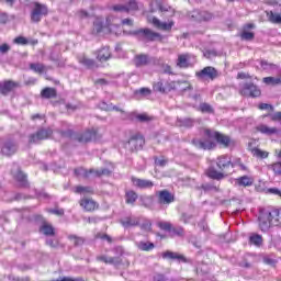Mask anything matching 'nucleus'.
<instances>
[{"label": "nucleus", "instance_id": "nucleus-25", "mask_svg": "<svg viewBox=\"0 0 281 281\" xmlns=\"http://www.w3.org/2000/svg\"><path fill=\"white\" fill-rule=\"evenodd\" d=\"M266 16L270 23H273L274 25H281V13L266 11Z\"/></svg>", "mask_w": 281, "mask_h": 281}, {"label": "nucleus", "instance_id": "nucleus-58", "mask_svg": "<svg viewBox=\"0 0 281 281\" xmlns=\"http://www.w3.org/2000/svg\"><path fill=\"white\" fill-rule=\"evenodd\" d=\"M136 119L138 122H150L153 120L148 114H138Z\"/></svg>", "mask_w": 281, "mask_h": 281}, {"label": "nucleus", "instance_id": "nucleus-26", "mask_svg": "<svg viewBox=\"0 0 281 281\" xmlns=\"http://www.w3.org/2000/svg\"><path fill=\"white\" fill-rule=\"evenodd\" d=\"M150 63V59L148 58V55H136L134 57V65L135 67H144Z\"/></svg>", "mask_w": 281, "mask_h": 281}, {"label": "nucleus", "instance_id": "nucleus-7", "mask_svg": "<svg viewBox=\"0 0 281 281\" xmlns=\"http://www.w3.org/2000/svg\"><path fill=\"white\" fill-rule=\"evenodd\" d=\"M239 93L245 95V98H259L260 89L254 83H244L240 88Z\"/></svg>", "mask_w": 281, "mask_h": 281}, {"label": "nucleus", "instance_id": "nucleus-42", "mask_svg": "<svg viewBox=\"0 0 281 281\" xmlns=\"http://www.w3.org/2000/svg\"><path fill=\"white\" fill-rule=\"evenodd\" d=\"M249 240H250L251 245H256V247H260V245H262V236L261 235L252 234L249 237Z\"/></svg>", "mask_w": 281, "mask_h": 281}, {"label": "nucleus", "instance_id": "nucleus-41", "mask_svg": "<svg viewBox=\"0 0 281 281\" xmlns=\"http://www.w3.org/2000/svg\"><path fill=\"white\" fill-rule=\"evenodd\" d=\"M30 69L35 71V74H43L45 71V65L41 63L30 64Z\"/></svg>", "mask_w": 281, "mask_h": 281}, {"label": "nucleus", "instance_id": "nucleus-45", "mask_svg": "<svg viewBox=\"0 0 281 281\" xmlns=\"http://www.w3.org/2000/svg\"><path fill=\"white\" fill-rule=\"evenodd\" d=\"M261 68L265 71H273V69H278V66H276V64H271L267 60H261Z\"/></svg>", "mask_w": 281, "mask_h": 281}, {"label": "nucleus", "instance_id": "nucleus-1", "mask_svg": "<svg viewBox=\"0 0 281 281\" xmlns=\"http://www.w3.org/2000/svg\"><path fill=\"white\" fill-rule=\"evenodd\" d=\"M204 140L193 139V144L196 148H202V150H212L216 146L217 142L218 144H222V146H229L232 139H229V136H225L218 132H214L212 130L204 128L203 130Z\"/></svg>", "mask_w": 281, "mask_h": 281}, {"label": "nucleus", "instance_id": "nucleus-4", "mask_svg": "<svg viewBox=\"0 0 281 281\" xmlns=\"http://www.w3.org/2000/svg\"><path fill=\"white\" fill-rule=\"evenodd\" d=\"M199 80H216L218 78V70L212 66H206L202 70L195 72Z\"/></svg>", "mask_w": 281, "mask_h": 281}, {"label": "nucleus", "instance_id": "nucleus-9", "mask_svg": "<svg viewBox=\"0 0 281 281\" xmlns=\"http://www.w3.org/2000/svg\"><path fill=\"white\" fill-rule=\"evenodd\" d=\"M145 144L144 136L136 135L130 138V140L125 144L126 150H131V153L135 150H142Z\"/></svg>", "mask_w": 281, "mask_h": 281}, {"label": "nucleus", "instance_id": "nucleus-46", "mask_svg": "<svg viewBox=\"0 0 281 281\" xmlns=\"http://www.w3.org/2000/svg\"><path fill=\"white\" fill-rule=\"evenodd\" d=\"M153 91L148 88H140L139 90L135 91V95H140V98H148Z\"/></svg>", "mask_w": 281, "mask_h": 281}, {"label": "nucleus", "instance_id": "nucleus-57", "mask_svg": "<svg viewBox=\"0 0 281 281\" xmlns=\"http://www.w3.org/2000/svg\"><path fill=\"white\" fill-rule=\"evenodd\" d=\"M53 281H85V279L82 278H71V277H60L57 280H53Z\"/></svg>", "mask_w": 281, "mask_h": 281}, {"label": "nucleus", "instance_id": "nucleus-60", "mask_svg": "<svg viewBox=\"0 0 281 281\" xmlns=\"http://www.w3.org/2000/svg\"><path fill=\"white\" fill-rule=\"evenodd\" d=\"M212 13L207 12V11H202L201 13V21H212Z\"/></svg>", "mask_w": 281, "mask_h": 281}, {"label": "nucleus", "instance_id": "nucleus-12", "mask_svg": "<svg viewBox=\"0 0 281 281\" xmlns=\"http://www.w3.org/2000/svg\"><path fill=\"white\" fill-rule=\"evenodd\" d=\"M11 175H13V178L15 181H18L21 186H27V176L21 171L19 168V165L14 164L11 169Z\"/></svg>", "mask_w": 281, "mask_h": 281}, {"label": "nucleus", "instance_id": "nucleus-22", "mask_svg": "<svg viewBox=\"0 0 281 281\" xmlns=\"http://www.w3.org/2000/svg\"><path fill=\"white\" fill-rule=\"evenodd\" d=\"M177 67H180V69H188V67H190V55H178Z\"/></svg>", "mask_w": 281, "mask_h": 281}, {"label": "nucleus", "instance_id": "nucleus-20", "mask_svg": "<svg viewBox=\"0 0 281 281\" xmlns=\"http://www.w3.org/2000/svg\"><path fill=\"white\" fill-rule=\"evenodd\" d=\"M1 153H2V155H5L7 157L14 155V153H16V144H14L13 142L4 143L2 145Z\"/></svg>", "mask_w": 281, "mask_h": 281}, {"label": "nucleus", "instance_id": "nucleus-55", "mask_svg": "<svg viewBox=\"0 0 281 281\" xmlns=\"http://www.w3.org/2000/svg\"><path fill=\"white\" fill-rule=\"evenodd\" d=\"M13 43H15L16 45H27L29 41L23 36H19L14 38Z\"/></svg>", "mask_w": 281, "mask_h": 281}, {"label": "nucleus", "instance_id": "nucleus-2", "mask_svg": "<svg viewBox=\"0 0 281 281\" xmlns=\"http://www.w3.org/2000/svg\"><path fill=\"white\" fill-rule=\"evenodd\" d=\"M54 131L48 128H40L36 133L31 134L29 136V144H41V142L45 139H49L52 137Z\"/></svg>", "mask_w": 281, "mask_h": 281}, {"label": "nucleus", "instance_id": "nucleus-48", "mask_svg": "<svg viewBox=\"0 0 281 281\" xmlns=\"http://www.w3.org/2000/svg\"><path fill=\"white\" fill-rule=\"evenodd\" d=\"M137 201V193L134 191H127L126 192V203H135Z\"/></svg>", "mask_w": 281, "mask_h": 281}, {"label": "nucleus", "instance_id": "nucleus-3", "mask_svg": "<svg viewBox=\"0 0 281 281\" xmlns=\"http://www.w3.org/2000/svg\"><path fill=\"white\" fill-rule=\"evenodd\" d=\"M47 5L41 4L38 2L34 3L33 11L31 13V21L33 23H38L43 19V16H47Z\"/></svg>", "mask_w": 281, "mask_h": 281}, {"label": "nucleus", "instance_id": "nucleus-47", "mask_svg": "<svg viewBox=\"0 0 281 281\" xmlns=\"http://www.w3.org/2000/svg\"><path fill=\"white\" fill-rule=\"evenodd\" d=\"M156 5L159 8L160 12H172V14H175V10H172V8H170V5L168 4H164L161 1H156Z\"/></svg>", "mask_w": 281, "mask_h": 281}, {"label": "nucleus", "instance_id": "nucleus-51", "mask_svg": "<svg viewBox=\"0 0 281 281\" xmlns=\"http://www.w3.org/2000/svg\"><path fill=\"white\" fill-rule=\"evenodd\" d=\"M200 111L202 113H214V110L212 109V105H210L207 103L200 104Z\"/></svg>", "mask_w": 281, "mask_h": 281}, {"label": "nucleus", "instance_id": "nucleus-18", "mask_svg": "<svg viewBox=\"0 0 281 281\" xmlns=\"http://www.w3.org/2000/svg\"><path fill=\"white\" fill-rule=\"evenodd\" d=\"M113 10L115 12H133L134 10H137V2L135 0H131L127 5H114Z\"/></svg>", "mask_w": 281, "mask_h": 281}, {"label": "nucleus", "instance_id": "nucleus-33", "mask_svg": "<svg viewBox=\"0 0 281 281\" xmlns=\"http://www.w3.org/2000/svg\"><path fill=\"white\" fill-rule=\"evenodd\" d=\"M177 126L180 128H192L194 126V120L192 119H178L176 122Z\"/></svg>", "mask_w": 281, "mask_h": 281}, {"label": "nucleus", "instance_id": "nucleus-53", "mask_svg": "<svg viewBox=\"0 0 281 281\" xmlns=\"http://www.w3.org/2000/svg\"><path fill=\"white\" fill-rule=\"evenodd\" d=\"M158 226L160 227V229H164L165 232H171L172 229V224L168 222H160L158 223Z\"/></svg>", "mask_w": 281, "mask_h": 281}, {"label": "nucleus", "instance_id": "nucleus-62", "mask_svg": "<svg viewBox=\"0 0 281 281\" xmlns=\"http://www.w3.org/2000/svg\"><path fill=\"white\" fill-rule=\"evenodd\" d=\"M149 281H166V276L161 273H156L151 277Z\"/></svg>", "mask_w": 281, "mask_h": 281}, {"label": "nucleus", "instance_id": "nucleus-40", "mask_svg": "<svg viewBox=\"0 0 281 281\" xmlns=\"http://www.w3.org/2000/svg\"><path fill=\"white\" fill-rule=\"evenodd\" d=\"M40 231L43 232L45 236H54V227L47 223H44Z\"/></svg>", "mask_w": 281, "mask_h": 281}, {"label": "nucleus", "instance_id": "nucleus-14", "mask_svg": "<svg viewBox=\"0 0 281 281\" xmlns=\"http://www.w3.org/2000/svg\"><path fill=\"white\" fill-rule=\"evenodd\" d=\"M273 225L271 224V220L269 218V214L267 212L261 213L259 216V228L261 232H269Z\"/></svg>", "mask_w": 281, "mask_h": 281}, {"label": "nucleus", "instance_id": "nucleus-28", "mask_svg": "<svg viewBox=\"0 0 281 281\" xmlns=\"http://www.w3.org/2000/svg\"><path fill=\"white\" fill-rule=\"evenodd\" d=\"M151 23L153 25H155V27H158V30H165V31L172 30V25H175L172 22H169V23L161 22L157 18H153Z\"/></svg>", "mask_w": 281, "mask_h": 281}, {"label": "nucleus", "instance_id": "nucleus-36", "mask_svg": "<svg viewBox=\"0 0 281 281\" xmlns=\"http://www.w3.org/2000/svg\"><path fill=\"white\" fill-rule=\"evenodd\" d=\"M270 216H272V218H277V220H272L274 227H278L279 225H281V211L280 210L270 211Z\"/></svg>", "mask_w": 281, "mask_h": 281}, {"label": "nucleus", "instance_id": "nucleus-56", "mask_svg": "<svg viewBox=\"0 0 281 281\" xmlns=\"http://www.w3.org/2000/svg\"><path fill=\"white\" fill-rule=\"evenodd\" d=\"M97 238H100L101 240H106L108 243H113V238L104 233H98Z\"/></svg>", "mask_w": 281, "mask_h": 281}, {"label": "nucleus", "instance_id": "nucleus-29", "mask_svg": "<svg viewBox=\"0 0 281 281\" xmlns=\"http://www.w3.org/2000/svg\"><path fill=\"white\" fill-rule=\"evenodd\" d=\"M98 60H100V63H105V60H109V58H111V49L109 47H103L98 52L97 55Z\"/></svg>", "mask_w": 281, "mask_h": 281}, {"label": "nucleus", "instance_id": "nucleus-23", "mask_svg": "<svg viewBox=\"0 0 281 281\" xmlns=\"http://www.w3.org/2000/svg\"><path fill=\"white\" fill-rule=\"evenodd\" d=\"M80 205L86 210V212H93V210L98 209V204H95V201L91 199H82L80 201Z\"/></svg>", "mask_w": 281, "mask_h": 281}, {"label": "nucleus", "instance_id": "nucleus-5", "mask_svg": "<svg viewBox=\"0 0 281 281\" xmlns=\"http://www.w3.org/2000/svg\"><path fill=\"white\" fill-rule=\"evenodd\" d=\"M74 139H76V142H79L80 144H88V142H94V139H98V130H87L81 134L75 135Z\"/></svg>", "mask_w": 281, "mask_h": 281}, {"label": "nucleus", "instance_id": "nucleus-43", "mask_svg": "<svg viewBox=\"0 0 281 281\" xmlns=\"http://www.w3.org/2000/svg\"><path fill=\"white\" fill-rule=\"evenodd\" d=\"M75 192L77 194H93V189L91 187H76Z\"/></svg>", "mask_w": 281, "mask_h": 281}, {"label": "nucleus", "instance_id": "nucleus-37", "mask_svg": "<svg viewBox=\"0 0 281 281\" xmlns=\"http://www.w3.org/2000/svg\"><path fill=\"white\" fill-rule=\"evenodd\" d=\"M79 63H80V65H83L85 67H89V68L95 67V61L85 55L79 57Z\"/></svg>", "mask_w": 281, "mask_h": 281}, {"label": "nucleus", "instance_id": "nucleus-35", "mask_svg": "<svg viewBox=\"0 0 281 281\" xmlns=\"http://www.w3.org/2000/svg\"><path fill=\"white\" fill-rule=\"evenodd\" d=\"M262 82H265V85H268L270 87H276L278 85H281V78L280 77H266L262 79Z\"/></svg>", "mask_w": 281, "mask_h": 281}, {"label": "nucleus", "instance_id": "nucleus-19", "mask_svg": "<svg viewBox=\"0 0 281 281\" xmlns=\"http://www.w3.org/2000/svg\"><path fill=\"white\" fill-rule=\"evenodd\" d=\"M235 186H239L241 188H249L254 186V178L249 176H243L235 179Z\"/></svg>", "mask_w": 281, "mask_h": 281}, {"label": "nucleus", "instance_id": "nucleus-10", "mask_svg": "<svg viewBox=\"0 0 281 281\" xmlns=\"http://www.w3.org/2000/svg\"><path fill=\"white\" fill-rule=\"evenodd\" d=\"M112 18L106 19V25L104 26L101 19H97L93 23L92 34H100L101 32H113L111 24Z\"/></svg>", "mask_w": 281, "mask_h": 281}, {"label": "nucleus", "instance_id": "nucleus-27", "mask_svg": "<svg viewBox=\"0 0 281 281\" xmlns=\"http://www.w3.org/2000/svg\"><path fill=\"white\" fill-rule=\"evenodd\" d=\"M206 175L210 177V179H216L217 181H221V179H225V177H227V173L217 171L214 169V167L209 168Z\"/></svg>", "mask_w": 281, "mask_h": 281}, {"label": "nucleus", "instance_id": "nucleus-64", "mask_svg": "<svg viewBox=\"0 0 281 281\" xmlns=\"http://www.w3.org/2000/svg\"><path fill=\"white\" fill-rule=\"evenodd\" d=\"M11 49L10 45L2 44L0 45V54H8V52Z\"/></svg>", "mask_w": 281, "mask_h": 281}, {"label": "nucleus", "instance_id": "nucleus-61", "mask_svg": "<svg viewBox=\"0 0 281 281\" xmlns=\"http://www.w3.org/2000/svg\"><path fill=\"white\" fill-rule=\"evenodd\" d=\"M142 201L145 207H150V205H153V196L143 198Z\"/></svg>", "mask_w": 281, "mask_h": 281}, {"label": "nucleus", "instance_id": "nucleus-50", "mask_svg": "<svg viewBox=\"0 0 281 281\" xmlns=\"http://www.w3.org/2000/svg\"><path fill=\"white\" fill-rule=\"evenodd\" d=\"M236 166H238L240 170H247V167L243 165L240 158L235 159L233 162L231 161V168H236Z\"/></svg>", "mask_w": 281, "mask_h": 281}, {"label": "nucleus", "instance_id": "nucleus-44", "mask_svg": "<svg viewBox=\"0 0 281 281\" xmlns=\"http://www.w3.org/2000/svg\"><path fill=\"white\" fill-rule=\"evenodd\" d=\"M69 240L75 245V247H80L81 245H85V238L78 237L76 235H70Z\"/></svg>", "mask_w": 281, "mask_h": 281}, {"label": "nucleus", "instance_id": "nucleus-11", "mask_svg": "<svg viewBox=\"0 0 281 281\" xmlns=\"http://www.w3.org/2000/svg\"><path fill=\"white\" fill-rule=\"evenodd\" d=\"M156 196L160 205H170V203H175V195L168 190L156 192Z\"/></svg>", "mask_w": 281, "mask_h": 281}, {"label": "nucleus", "instance_id": "nucleus-34", "mask_svg": "<svg viewBox=\"0 0 281 281\" xmlns=\"http://www.w3.org/2000/svg\"><path fill=\"white\" fill-rule=\"evenodd\" d=\"M136 247L140 251H153V249H155V244L150 241H138L136 243Z\"/></svg>", "mask_w": 281, "mask_h": 281}, {"label": "nucleus", "instance_id": "nucleus-52", "mask_svg": "<svg viewBox=\"0 0 281 281\" xmlns=\"http://www.w3.org/2000/svg\"><path fill=\"white\" fill-rule=\"evenodd\" d=\"M269 168L274 172V175H281V162L270 165Z\"/></svg>", "mask_w": 281, "mask_h": 281}, {"label": "nucleus", "instance_id": "nucleus-15", "mask_svg": "<svg viewBox=\"0 0 281 281\" xmlns=\"http://www.w3.org/2000/svg\"><path fill=\"white\" fill-rule=\"evenodd\" d=\"M171 89L180 91L181 93L186 91H192V85L189 81H171Z\"/></svg>", "mask_w": 281, "mask_h": 281}, {"label": "nucleus", "instance_id": "nucleus-49", "mask_svg": "<svg viewBox=\"0 0 281 281\" xmlns=\"http://www.w3.org/2000/svg\"><path fill=\"white\" fill-rule=\"evenodd\" d=\"M254 32L243 31L240 34L241 41H254L255 38Z\"/></svg>", "mask_w": 281, "mask_h": 281}, {"label": "nucleus", "instance_id": "nucleus-8", "mask_svg": "<svg viewBox=\"0 0 281 281\" xmlns=\"http://www.w3.org/2000/svg\"><path fill=\"white\" fill-rule=\"evenodd\" d=\"M75 175H77V177H86V178H88L90 175H93V177H102V175L104 176L111 175V171H109V169H102V170L90 169L89 171H87V169L85 168H78V169H75Z\"/></svg>", "mask_w": 281, "mask_h": 281}, {"label": "nucleus", "instance_id": "nucleus-32", "mask_svg": "<svg viewBox=\"0 0 281 281\" xmlns=\"http://www.w3.org/2000/svg\"><path fill=\"white\" fill-rule=\"evenodd\" d=\"M123 227H137L139 225V218L137 217H125L121 220Z\"/></svg>", "mask_w": 281, "mask_h": 281}, {"label": "nucleus", "instance_id": "nucleus-24", "mask_svg": "<svg viewBox=\"0 0 281 281\" xmlns=\"http://www.w3.org/2000/svg\"><path fill=\"white\" fill-rule=\"evenodd\" d=\"M154 91H159V93H167V91H172V85L170 82L158 81L154 83Z\"/></svg>", "mask_w": 281, "mask_h": 281}, {"label": "nucleus", "instance_id": "nucleus-38", "mask_svg": "<svg viewBox=\"0 0 281 281\" xmlns=\"http://www.w3.org/2000/svg\"><path fill=\"white\" fill-rule=\"evenodd\" d=\"M251 154L254 157H257V159H267V157H269V151H265L260 148H254Z\"/></svg>", "mask_w": 281, "mask_h": 281}, {"label": "nucleus", "instance_id": "nucleus-6", "mask_svg": "<svg viewBox=\"0 0 281 281\" xmlns=\"http://www.w3.org/2000/svg\"><path fill=\"white\" fill-rule=\"evenodd\" d=\"M134 34L139 41H157V38H161L159 33H155L149 29H140L135 31Z\"/></svg>", "mask_w": 281, "mask_h": 281}, {"label": "nucleus", "instance_id": "nucleus-54", "mask_svg": "<svg viewBox=\"0 0 281 281\" xmlns=\"http://www.w3.org/2000/svg\"><path fill=\"white\" fill-rule=\"evenodd\" d=\"M201 14H202V11H200V10H193V11L190 13V16H191V19H194V21H200V22H201Z\"/></svg>", "mask_w": 281, "mask_h": 281}, {"label": "nucleus", "instance_id": "nucleus-31", "mask_svg": "<svg viewBox=\"0 0 281 281\" xmlns=\"http://www.w3.org/2000/svg\"><path fill=\"white\" fill-rule=\"evenodd\" d=\"M162 258H168L169 260H178V262H186V257L179 252L166 251L164 252Z\"/></svg>", "mask_w": 281, "mask_h": 281}, {"label": "nucleus", "instance_id": "nucleus-17", "mask_svg": "<svg viewBox=\"0 0 281 281\" xmlns=\"http://www.w3.org/2000/svg\"><path fill=\"white\" fill-rule=\"evenodd\" d=\"M18 87H19V82H14V81L0 82V93H2V95H8L10 91H14V89H16Z\"/></svg>", "mask_w": 281, "mask_h": 281}, {"label": "nucleus", "instance_id": "nucleus-63", "mask_svg": "<svg viewBox=\"0 0 281 281\" xmlns=\"http://www.w3.org/2000/svg\"><path fill=\"white\" fill-rule=\"evenodd\" d=\"M142 229H144L145 232H150L153 224L150 223V221H146L144 224H142Z\"/></svg>", "mask_w": 281, "mask_h": 281}, {"label": "nucleus", "instance_id": "nucleus-59", "mask_svg": "<svg viewBox=\"0 0 281 281\" xmlns=\"http://www.w3.org/2000/svg\"><path fill=\"white\" fill-rule=\"evenodd\" d=\"M272 122H281V112H274L268 115Z\"/></svg>", "mask_w": 281, "mask_h": 281}, {"label": "nucleus", "instance_id": "nucleus-30", "mask_svg": "<svg viewBox=\"0 0 281 281\" xmlns=\"http://www.w3.org/2000/svg\"><path fill=\"white\" fill-rule=\"evenodd\" d=\"M99 262H104V265H120L119 258L109 257L106 255H100L97 257Z\"/></svg>", "mask_w": 281, "mask_h": 281}, {"label": "nucleus", "instance_id": "nucleus-16", "mask_svg": "<svg viewBox=\"0 0 281 281\" xmlns=\"http://www.w3.org/2000/svg\"><path fill=\"white\" fill-rule=\"evenodd\" d=\"M217 168H220L222 172H227V170L232 168V158L228 156H220L217 158Z\"/></svg>", "mask_w": 281, "mask_h": 281}, {"label": "nucleus", "instance_id": "nucleus-21", "mask_svg": "<svg viewBox=\"0 0 281 281\" xmlns=\"http://www.w3.org/2000/svg\"><path fill=\"white\" fill-rule=\"evenodd\" d=\"M257 131L262 133V135H278L279 133L278 127H270L267 124H260L257 126Z\"/></svg>", "mask_w": 281, "mask_h": 281}, {"label": "nucleus", "instance_id": "nucleus-39", "mask_svg": "<svg viewBox=\"0 0 281 281\" xmlns=\"http://www.w3.org/2000/svg\"><path fill=\"white\" fill-rule=\"evenodd\" d=\"M42 98H46L49 100V98H56V89L54 88H45L41 92Z\"/></svg>", "mask_w": 281, "mask_h": 281}, {"label": "nucleus", "instance_id": "nucleus-13", "mask_svg": "<svg viewBox=\"0 0 281 281\" xmlns=\"http://www.w3.org/2000/svg\"><path fill=\"white\" fill-rule=\"evenodd\" d=\"M132 183L135 188H139V190H150L155 186L150 180L139 179L136 177H132Z\"/></svg>", "mask_w": 281, "mask_h": 281}]
</instances>
